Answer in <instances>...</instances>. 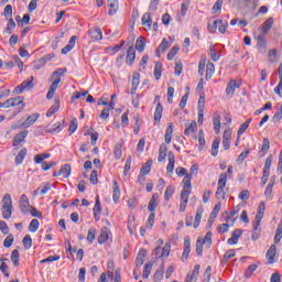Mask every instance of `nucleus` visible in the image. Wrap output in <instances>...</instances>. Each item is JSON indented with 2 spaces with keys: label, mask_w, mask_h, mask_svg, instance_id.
Returning a JSON list of instances; mask_svg holds the SVG:
<instances>
[{
  "label": "nucleus",
  "mask_w": 282,
  "mask_h": 282,
  "mask_svg": "<svg viewBox=\"0 0 282 282\" xmlns=\"http://www.w3.org/2000/svg\"><path fill=\"white\" fill-rule=\"evenodd\" d=\"M228 182V174L221 173L218 180V187L216 191L217 199H226V184Z\"/></svg>",
  "instance_id": "4"
},
{
  "label": "nucleus",
  "mask_w": 282,
  "mask_h": 282,
  "mask_svg": "<svg viewBox=\"0 0 282 282\" xmlns=\"http://www.w3.org/2000/svg\"><path fill=\"white\" fill-rule=\"evenodd\" d=\"M93 213H94L95 220L99 221L100 220V213H102V206L100 205V196L96 197L95 207L93 209Z\"/></svg>",
  "instance_id": "11"
},
{
  "label": "nucleus",
  "mask_w": 282,
  "mask_h": 282,
  "mask_svg": "<svg viewBox=\"0 0 282 282\" xmlns=\"http://www.w3.org/2000/svg\"><path fill=\"white\" fill-rule=\"evenodd\" d=\"M25 138H28V130H24V131L18 133L13 138V147H19V144H21V142H25Z\"/></svg>",
  "instance_id": "16"
},
{
  "label": "nucleus",
  "mask_w": 282,
  "mask_h": 282,
  "mask_svg": "<svg viewBox=\"0 0 282 282\" xmlns=\"http://www.w3.org/2000/svg\"><path fill=\"white\" fill-rule=\"evenodd\" d=\"M66 72L67 69L57 68L55 72L52 73V78H55V80L51 84L48 88V93L46 95L47 100H52V98H54L56 89H58V85L61 84V76H63V74H65Z\"/></svg>",
  "instance_id": "2"
},
{
  "label": "nucleus",
  "mask_w": 282,
  "mask_h": 282,
  "mask_svg": "<svg viewBox=\"0 0 282 282\" xmlns=\"http://www.w3.org/2000/svg\"><path fill=\"white\" fill-rule=\"evenodd\" d=\"M39 226H40L39 219L31 220V223L29 225V231L36 232V230H39Z\"/></svg>",
  "instance_id": "55"
},
{
  "label": "nucleus",
  "mask_w": 282,
  "mask_h": 282,
  "mask_svg": "<svg viewBox=\"0 0 282 282\" xmlns=\"http://www.w3.org/2000/svg\"><path fill=\"white\" fill-rule=\"evenodd\" d=\"M140 85V74L134 73L132 77V88H131V96L138 91V86Z\"/></svg>",
  "instance_id": "28"
},
{
  "label": "nucleus",
  "mask_w": 282,
  "mask_h": 282,
  "mask_svg": "<svg viewBox=\"0 0 282 282\" xmlns=\"http://www.w3.org/2000/svg\"><path fill=\"white\" fill-rule=\"evenodd\" d=\"M202 215H204V208L199 207L196 210V216L194 220V228H199V223L202 221Z\"/></svg>",
  "instance_id": "36"
},
{
  "label": "nucleus",
  "mask_w": 282,
  "mask_h": 282,
  "mask_svg": "<svg viewBox=\"0 0 282 282\" xmlns=\"http://www.w3.org/2000/svg\"><path fill=\"white\" fill-rule=\"evenodd\" d=\"M272 25H274V18H269L262 24V31L261 32H264V34H268L269 30H272Z\"/></svg>",
  "instance_id": "31"
},
{
  "label": "nucleus",
  "mask_w": 282,
  "mask_h": 282,
  "mask_svg": "<svg viewBox=\"0 0 282 282\" xmlns=\"http://www.w3.org/2000/svg\"><path fill=\"white\" fill-rule=\"evenodd\" d=\"M274 257H276V245H272L267 251L268 263H274Z\"/></svg>",
  "instance_id": "19"
},
{
  "label": "nucleus",
  "mask_w": 282,
  "mask_h": 282,
  "mask_svg": "<svg viewBox=\"0 0 282 282\" xmlns=\"http://www.w3.org/2000/svg\"><path fill=\"white\" fill-rule=\"evenodd\" d=\"M23 100H25V98L21 96L7 99L4 101V109H10V107H19V105H23Z\"/></svg>",
  "instance_id": "8"
},
{
  "label": "nucleus",
  "mask_w": 282,
  "mask_h": 282,
  "mask_svg": "<svg viewBox=\"0 0 282 282\" xmlns=\"http://www.w3.org/2000/svg\"><path fill=\"white\" fill-rule=\"evenodd\" d=\"M219 142L220 140L216 138L212 144V155L217 158V153H219Z\"/></svg>",
  "instance_id": "47"
},
{
  "label": "nucleus",
  "mask_w": 282,
  "mask_h": 282,
  "mask_svg": "<svg viewBox=\"0 0 282 282\" xmlns=\"http://www.w3.org/2000/svg\"><path fill=\"white\" fill-rule=\"evenodd\" d=\"M154 78L155 80H160V78H162V65L160 62H156L154 65Z\"/></svg>",
  "instance_id": "44"
},
{
  "label": "nucleus",
  "mask_w": 282,
  "mask_h": 282,
  "mask_svg": "<svg viewBox=\"0 0 282 282\" xmlns=\"http://www.w3.org/2000/svg\"><path fill=\"white\" fill-rule=\"evenodd\" d=\"M166 153H169V148L165 144H161L159 149V162H164L166 160Z\"/></svg>",
  "instance_id": "27"
},
{
  "label": "nucleus",
  "mask_w": 282,
  "mask_h": 282,
  "mask_svg": "<svg viewBox=\"0 0 282 282\" xmlns=\"http://www.w3.org/2000/svg\"><path fill=\"white\" fill-rule=\"evenodd\" d=\"M70 174H72V166L69 164L63 165L58 171V175H62V177H67Z\"/></svg>",
  "instance_id": "35"
},
{
  "label": "nucleus",
  "mask_w": 282,
  "mask_h": 282,
  "mask_svg": "<svg viewBox=\"0 0 282 282\" xmlns=\"http://www.w3.org/2000/svg\"><path fill=\"white\" fill-rule=\"evenodd\" d=\"M151 270H153V262L147 263L143 267V279H149V275L151 274Z\"/></svg>",
  "instance_id": "48"
},
{
  "label": "nucleus",
  "mask_w": 282,
  "mask_h": 282,
  "mask_svg": "<svg viewBox=\"0 0 282 282\" xmlns=\"http://www.w3.org/2000/svg\"><path fill=\"white\" fill-rule=\"evenodd\" d=\"M265 32H260V34L257 37V45L258 47H261V50H265L268 46V42L265 41Z\"/></svg>",
  "instance_id": "24"
},
{
  "label": "nucleus",
  "mask_w": 282,
  "mask_h": 282,
  "mask_svg": "<svg viewBox=\"0 0 282 282\" xmlns=\"http://www.w3.org/2000/svg\"><path fill=\"white\" fill-rule=\"evenodd\" d=\"M177 52H180V47L173 46L167 54V61H173V58H175V56H177Z\"/></svg>",
  "instance_id": "60"
},
{
  "label": "nucleus",
  "mask_w": 282,
  "mask_h": 282,
  "mask_svg": "<svg viewBox=\"0 0 282 282\" xmlns=\"http://www.w3.org/2000/svg\"><path fill=\"white\" fill-rule=\"evenodd\" d=\"M162 111H164V108H162V104H158L154 112L155 122H160V120H162Z\"/></svg>",
  "instance_id": "42"
},
{
  "label": "nucleus",
  "mask_w": 282,
  "mask_h": 282,
  "mask_svg": "<svg viewBox=\"0 0 282 282\" xmlns=\"http://www.w3.org/2000/svg\"><path fill=\"white\" fill-rule=\"evenodd\" d=\"M243 234V231L241 229H236L232 235H231V238H229L227 240V243L229 246H235L239 242V237H241V235Z\"/></svg>",
  "instance_id": "14"
},
{
  "label": "nucleus",
  "mask_w": 282,
  "mask_h": 282,
  "mask_svg": "<svg viewBox=\"0 0 282 282\" xmlns=\"http://www.w3.org/2000/svg\"><path fill=\"white\" fill-rule=\"evenodd\" d=\"M162 279H164V265L160 267L155 271L154 276H153V281L154 282H160V281H162Z\"/></svg>",
  "instance_id": "37"
},
{
  "label": "nucleus",
  "mask_w": 282,
  "mask_h": 282,
  "mask_svg": "<svg viewBox=\"0 0 282 282\" xmlns=\"http://www.w3.org/2000/svg\"><path fill=\"white\" fill-rule=\"evenodd\" d=\"M213 123H214V131L216 133H219L221 129V117L219 116V113L217 112L214 113Z\"/></svg>",
  "instance_id": "26"
},
{
  "label": "nucleus",
  "mask_w": 282,
  "mask_h": 282,
  "mask_svg": "<svg viewBox=\"0 0 282 282\" xmlns=\"http://www.w3.org/2000/svg\"><path fill=\"white\" fill-rule=\"evenodd\" d=\"M25 155H28V150L22 149L19 154L15 156V164H23V160H25Z\"/></svg>",
  "instance_id": "43"
},
{
  "label": "nucleus",
  "mask_w": 282,
  "mask_h": 282,
  "mask_svg": "<svg viewBox=\"0 0 282 282\" xmlns=\"http://www.w3.org/2000/svg\"><path fill=\"white\" fill-rule=\"evenodd\" d=\"M213 74H215V64L209 62L206 65V80H210V78H213Z\"/></svg>",
  "instance_id": "34"
},
{
  "label": "nucleus",
  "mask_w": 282,
  "mask_h": 282,
  "mask_svg": "<svg viewBox=\"0 0 282 282\" xmlns=\"http://www.w3.org/2000/svg\"><path fill=\"white\" fill-rule=\"evenodd\" d=\"M17 28V22H14V19L10 18L7 28L4 29L6 34H12V30Z\"/></svg>",
  "instance_id": "41"
},
{
  "label": "nucleus",
  "mask_w": 282,
  "mask_h": 282,
  "mask_svg": "<svg viewBox=\"0 0 282 282\" xmlns=\"http://www.w3.org/2000/svg\"><path fill=\"white\" fill-rule=\"evenodd\" d=\"M235 254H236L235 249H230L229 251H227L223 257L224 263H228V261H230V259H232Z\"/></svg>",
  "instance_id": "53"
},
{
  "label": "nucleus",
  "mask_w": 282,
  "mask_h": 282,
  "mask_svg": "<svg viewBox=\"0 0 282 282\" xmlns=\"http://www.w3.org/2000/svg\"><path fill=\"white\" fill-rule=\"evenodd\" d=\"M188 254H191V238L186 236L184 239V250H183L182 259L183 260L188 259Z\"/></svg>",
  "instance_id": "17"
},
{
  "label": "nucleus",
  "mask_w": 282,
  "mask_h": 282,
  "mask_svg": "<svg viewBox=\"0 0 282 282\" xmlns=\"http://www.w3.org/2000/svg\"><path fill=\"white\" fill-rule=\"evenodd\" d=\"M88 34L90 37L95 39V41H102V30H100V28L91 29Z\"/></svg>",
  "instance_id": "22"
},
{
  "label": "nucleus",
  "mask_w": 282,
  "mask_h": 282,
  "mask_svg": "<svg viewBox=\"0 0 282 282\" xmlns=\"http://www.w3.org/2000/svg\"><path fill=\"white\" fill-rule=\"evenodd\" d=\"M251 122H252V119H248L246 122H243L238 130V135H242V133H246Z\"/></svg>",
  "instance_id": "51"
},
{
  "label": "nucleus",
  "mask_w": 282,
  "mask_h": 282,
  "mask_svg": "<svg viewBox=\"0 0 282 282\" xmlns=\"http://www.w3.org/2000/svg\"><path fill=\"white\" fill-rule=\"evenodd\" d=\"M52 191V184L45 183L44 186H40L35 193H40L41 195H47V192Z\"/></svg>",
  "instance_id": "45"
},
{
  "label": "nucleus",
  "mask_w": 282,
  "mask_h": 282,
  "mask_svg": "<svg viewBox=\"0 0 282 282\" xmlns=\"http://www.w3.org/2000/svg\"><path fill=\"white\" fill-rule=\"evenodd\" d=\"M174 193H175V187L173 185H170L166 187L165 194H164V198L166 199V202H169V199L173 197Z\"/></svg>",
  "instance_id": "50"
},
{
  "label": "nucleus",
  "mask_w": 282,
  "mask_h": 282,
  "mask_svg": "<svg viewBox=\"0 0 282 282\" xmlns=\"http://www.w3.org/2000/svg\"><path fill=\"white\" fill-rule=\"evenodd\" d=\"M22 243H23L25 250H30L32 248V237L30 235H26L23 238Z\"/></svg>",
  "instance_id": "52"
},
{
  "label": "nucleus",
  "mask_w": 282,
  "mask_h": 282,
  "mask_svg": "<svg viewBox=\"0 0 282 282\" xmlns=\"http://www.w3.org/2000/svg\"><path fill=\"white\" fill-rule=\"evenodd\" d=\"M133 61H135V48H133V46H130L127 53L128 65H133Z\"/></svg>",
  "instance_id": "29"
},
{
  "label": "nucleus",
  "mask_w": 282,
  "mask_h": 282,
  "mask_svg": "<svg viewBox=\"0 0 282 282\" xmlns=\"http://www.w3.org/2000/svg\"><path fill=\"white\" fill-rule=\"evenodd\" d=\"M158 199H160V194H153L148 205V210H150V213H155L158 208Z\"/></svg>",
  "instance_id": "13"
},
{
  "label": "nucleus",
  "mask_w": 282,
  "mask_h": 282,
  "mask_svg": "<svg viewBox=\"0 0 282 282\" xmlns=\"http://www.w3.org/2000/svg\"><path fill=\"white\" fill-rule=\"evenodd\" d=\"M227 30H228V22H224V20H221V23H218V32H220V34H226Z\"/></svg>",
  "instance_id": "63"
},
{
  "label": "nucleus",
  "mask_w": 282,
  "mask_h": 282,
  "mask_svg": "<svg viewBox=\"0 0 282 282\" xmlns=\"http://www.w3.org/2000/svg\"><path fill=\"white\" fill-rule=\"evenodd\" d=\"M156 243L158 247L153 250L152 256L155 259H166L171 254V245L169 242L164 245V240L162 239H159Z\"/></svg>",
  "instance_id": "3"
},
{
  "label": "nucleus",
  "mask_w": 282,
  "mask_h": 282,
  "mask_svg": "<svg viewBox=\"0 0 282 282\" xmlns=\"http://www.w3.org/2000/svg\"><path fill=\"white\" fill-rule=\"evenodd\" d=\"M145 46H147V40H144V37L142 36L138 37L135 42V50H138V52H144Z\"/></svg>",
  "instance_id": "33"
},
{
  "label": "nucleus",
  "mask_w": 282,
  "mask_h": 282,
  "mask_svg": "<svg viewBox=\"0 0 282 282\" xmlns=\"http://www.w3.org/2000/svg\"><path fill=\"white\" fill-rule=\"evenodd\" d=\"M195 131H197V121H191L189 123H185L184 135L188 138V135L195 133Z\"/></svg>",
  "instance_id": "15"
},
{
  "label": "nucleus",
  "mask_w": 282,
  "mask_h": 282,
  "mask_svg": "<svg viewBox=\"0 0 282 282\" xmlns=\"http://www.w3.org/2000/svg\"><path fill=\"white\" fill-rule=\"evenodd\" d=\"M173 138V123H170L165 131V142L171 144V140Z\"/></svg>",
  "instance_id": "40"
},
{
  "label": "nucleus",
  "mask_w": 282,
  "mask_h": 282,
  "mask_svg": "<svg viewBox=\"0 0 282 282\" xmlns=\"http://www.w3.org/2000/svg\"><path fill=\"white\" fill-rule=\"evenodd\" d=\"M151 164H153V161L150 160L141 167V173L143 175H149V173H151Z\"/></svg>",
  "instance_id": "56"
},
{
  "label": "nucleus",
  "mask_w": 282,
  "mask_h": 282,
  "mask_svg": "<svg viewBox=\"0 0 282 282\" xmlns=\"http://www.w3.org/2000/svg\"><path fill=\"white\" fill-rule=\"evenodd\" d=\"M231 140H232V130L230 129L225 130L223 134V147L225 151H228V149H230Z\"/></svg>",
  "instance_id": "10"
},
{
  "label": "nucleus",
  "mask_w": 282,
  "mask_h": 282,
  "mask_svg": "<svg viewBox=\"0 0 282 282\" xmlns=\"http://www.w3.org/2000/svg\"><path fill=\"white\" fill-rule=\"evenodd\" d=\"M20 210L21 213H23L24 215H28L30 213V200L28 199V195L23 194L20 197Z\"/></svg>",
  "instance_id": "9"
},
{
  "label": "nucleus",
  "mask_w": 282,
  "mask_h": 282,
  "mask_svg": "<svg viewBox=\"0 0 282 282\" xmlns=\"http://www.w3.org/2000/svg\"><path fill=\"white\" fill-rule=\"evenodd\" d=\"M191 174H186L183 178L184 187L181 192L180 213H184L186 210V206L188 205V197H191V191L193 188V186L191 185Z\"/></svg>",
  "instance_id": "1"
},
{
  "label": "nucleus",
  "mask_w": 282,
  "mask_h": 282,
  "mask_svg": "<svg viewBox=\"0 0 282 282\" xmlns=\"http://www.w3.org/2000/svg\"><path fill=\"white\" fill-rule=\"evenodd\" d=\"M108 8H110L108 14H116L118 12V0H108Z\"/></svg>",
  "instance_id": "32"
},
{
  "label": "nucleus",
  "mask_w": 282,
  "mask_h": 282,
  "mask_svg": "<svg viewBox=\"0 0 282 282\" xmlns=\"http://www.w3.org/2000/svg\"><path fill=\"white\" fill-rule=\"evenodd\" d=\"M2 217L3 219L12 217V197L10 194H6L2 198Z\"/></svg>",
  "instance_id": "5"
},
{
  "label": "nucleus",
  "mask_w": 282,
  "mask_h": 282,
  "mask_svg": "<svg viewBox=\"0 0 282 282\" xmlns=\"http://www.w3.org/2000/svg\"><path fill=\"white\" fill-rule=\"evenodd\" d=\"M202 242L208 247L213 243V232L208 231L204 238H202Z\"/></svg>",
  "instance_id": "54"
},
{
  "label": "nucleus",
  "mask_w": 282,
  "mask_h": 282,
  "mask_svg": "<svg viewBox=\"0 0 282 282\" xmlns=\"http://www.w3.org/2000/svg\"><path fill=\"white\" fill-rule=\"evenodd\" d=\"M241 87V84H237V82L235 79H231L228 85H227V88H226V94L228 95H232L235 94V89H239Z\"/></svg>",
  "instance_id": "25"
},
{
  "label": "nucleus",
  "mask_w": 282,
  "mask_h": 282,
  "mask_svg": "<svg viewBox=\"0 0 282 282\" xmlns=\"http://www.w3.org/2000/svg\"><path fill=\"white\" fill-rule=\"evenodd\" d=\"M65 121H58L57 123L53 124L52 129L46 130L47 133H58L59 131H63V124Z\"/></svg>",
  "instance_id": "39"
},
{
  "label": "nucleus",
  "mask_w": 282,
  "mask_h": 282,
  "mask_svg": "<svg viewBox=\"0 0 282 282\" xmlns=\"http://www.w3.org/2000/svg\"><path fill=\"white\" fill-rule=\"evenodd\" d=\"M96 239V229L90 228L88 230V235H87V241H89L90 243H94V240Z\"/></svg>",
  "instance_id": "64"
},
{
  "label": "nucleus",
  "mask_w": 282,
  "mask_h": 282,
  "mask_svg": "<svg viewBox=\"0 0 282 282\" xmlns=\"http://www.w3.org/2000/svg\"><path fill=\"white\" fill-rule=\"evenodd\" d=\"M219 23H221V20H215L212 24L208 22L207 30L210 32V34H215L217 32V28H219Z\"/></svg>",
  "instance_id": "38"
},
{
  "label": "nucleus",
  "mask_w": 282,
  "mask_h": 282,
  "mask_svg": "<svg viewBox=\"0 0 282 282\" xmlns=\"http://www.w3.org/2000/svg\"><path fill=\"white\" fill-rule=\"evenodd\" d=\"M282 239V225H278L275 236H274V243H279Z\"/></svg>",
  "instance_id": "61"
},
{
  "label": "nucleus",
  "mask_w": 282,
  "mask_h": 282,
  "mask_svg": "<svg viewBox=\"0 0 282 282\" xmlns=\"http://www.w3.org/2000/svg\"><path fill=\"white\" fill-rule=\"evenodd\" d=\"M144 259H147V250L141 249L135 259V267L141 268V265H144Z\"/></svg>",
  "instance_id": "18"
},
{
  "label": "nucleus",
  "mask_w": 282,
  "mask_h": 282,
  "mask_svg": "<svg viewBox=\"0 0 282 282\" xmlns=\"http://www.w3.org/2000/svg\"><path fill=\"white\" fill-rule=\"evenodd\" d=\"M151 14L144 13L142 17V25H145L147 28L151 29Z\"/></svg>",
  "instance_id": "57"
},
{
  "label": "nucleus",
  "mask_w": 282,
  "mask_h": 282,
  "mask_svg": "<svg viewBox=\"0 0 282 282\" xmlns=\"http://www.w3.org/2000/svg\"><path fill=\"white\" fill-rule=\"evenodd\" d=\"M34 80V77L31 76L30 79L24 80L21 85L17 86L13 90V94H23L24 89L34 87V84L32 83Z\"/></svg>",
  "instance_id": "7"
},
{
  "label": "nucleus",
  "mask_w": 282,
  "mask_h": 282,
  "mask_svg": "<svg viewBox=\"0 0 282 282\" xmlns=\"http://www.w3.org/2000/svg\"><path fill=\"white\" fill-rule=\"evenodd\" d=\"M19 258V249L13 250L11 253V261L15 268H19L20 265Z\"/></svg>",
  "instance_id": "46"
},
{
  "label": "nucleus",
  "mask_w": 282,
  "mask_h": 282,
  "mask_svg": "<svg viewBox=\"0 0 282 282\" xmlns=\"http://www.w3.org/2000/svg\"><path fill=\"white\" fill-rule=\"evenodd\" d=\"M112 199L115 204H118L120 202V186H118V182L113 181L112 185Z\"/></svg>",
  "instance_id": "21"
},
{
  "label": "nucleus",
  "mask_w": 282,
  "mask_h": 282,
  "mask_svg": "<svg viewBox=\"0 0 282 282\" xmlns=\"http://www.w3.org/2000/svg\"><path fill=\"white\" fill-rule=\"evenodd\" d=\"M169 164L166 166L167 173H173L175 169V154L173 152L167 153Z\"/></svg>",
  "instance_id": "20"
},
{
  "label": "nucleus",
  "mask_w": 282,
  "mask_h": 282,
  "mask_svg": "<svg viewBox=\"0 0 282 282\" xmlns=\"http://www.w3.org/2000/svg\"><path fill=\"white\" fill-rule=\"evenodd\" d=\"M196 252L199 257H202L204 252V243L202 242V237H199L196 241Z\"/></svg>",
  "instance_id": "58"
},
{
  "label": "nucleus",
  "mask_w": 282,
  "mask_h": 282,
  "mask_svg": "<svg viewBox=\"0 0 282 282\" xmlns=\"http://www.w3.org/2000/svg\"><path fill=\"white\" fill-rule=\"evenodd\" d=\"M263 215H265V203L261 202L258 207V214L256 215L253 221V230H257L259 226H261V220L263 219Z\"/></svg>",
  "instance_id": "6"
},
{
  "label": "nucleus",
  "mask_w": 282,
  "mask_h": 282,
  "mask_svg": "<svg viewBox=\"0 0 282 282\" xmlns=\"http://www.w3.org/2000/svg\"><path fill=\"white\" fill-rule=\"evenodd\" d=\"M171 47V43L166 41V39H163L159 47L156 48V56H160V52H166Z\"/></svg>",
  "instance_id": "30"
},
{
  "label": "nucleus",
  "mask_w": 282,
  "mask_h": 282,
  "mask_svg": "<svg viewBox=\"0 0 282 282\" xmlns=\"http://www.w3.org/2000/svg\"><path fill=\"white\" fill-rule=\"evenodd\" d=\"M272 188H274V183H269L264 191V196L267 199H270L272 197Z\"/></svg>",
  "instance_id": "59"
},
{
  "label": "nucleus",
  "mask_w": 282,
  "mask_h": 282,
  "mask_svg": "<svg viewBox=\"0 0 282 282\" xmlns=\"http://www.w3.org/2000/svg\"><path fill=\"white\" fill-rule=\"evenodd\" d=\"M59 107H61L59 104L53 105V106L47 110L46 117H47V118H51V116H54V113H56V111H58Z\"/></svg>",
  "instance_id": "62"
},
{
  "label": "nucleus",
  "mask_w": 282,
  "mask_h": 282,
  "mask_svg": "<svg viewBox=\"0 0 282 282\" xmlns=\"http://www.w3.org/2000/svg\"><path fill=\"white\" fill-rule=\"evenodd\" d=\"M109 237H111V230H109L107 227H102L98 237V243H105Z\"/></svg>",
  "instance_id": "12"
},
{
  "label": "nucleus",
  "mask_w": 282,
  "mask_h": 282,
  "mask_svg": "<svg viewBox=\"0 0 282 282\" xmlns=\"http://www.w3.org/2000/svg\"><path fill=\"white\" fill-rule=\"evenodd\" d=\"M36 120H39V113H33L28 117L24 122H22V127H24V129H28V127H32V124H34Z\"/></svg>",
  "instance_id": "23"
},
{
  "label": "nucleus",
  "mask_w": 282,
  "mask_h": 282,
  "mask_svg": "<svg viewBox=\"0 0 282 282\" xmlns=\"http://www.w3.org/2000/svg\"><path fill=\"white\" fill-rule=\"evenodd\" d=\"M268 151H270V140H268V138H264L262 141L260 153H262V155H265Z\"/></svg>",
  "instance_id": "49"
}]
</instances>
